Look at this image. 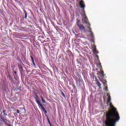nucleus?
Instances as JSON below:
<instances>
[{"mask_svg":"<svg viewBox=\"0 0 126 126\" xmlns=\"http://www.w3.org/2000/svg\"><path fill=\"white\" fill-rule=\"evenodd\" d=\"M110 107L111 108V109L109 110L108 111L106 112L105 115L106 119L104 122L120 121V114L117 108L114 107V106L112 105V102H110Z\"/></svg>","mask_w":126,"mask_h":126,"instance_id":"nucleus-1","label":"nucleus"},{"mask_svg":"<svg viewBox=\"0 0 126 126\" xmlns=\"http://www.w3.org/2000/svg\"><path fill=\"white\" fill-rule=\"evenodd\" d=\"M84 12V16H85V23L87 24V28L89 29L88 32H90L91 33L90 36L92 38H94V34L93 33V32H92V30L91 29V27H90V23L88 22V19H87V17H86V14L85 13V11L83 10Z\"/></svg>","mask_w":126,"mask_h":126,"instance_id":"nucleus-2","label":"nucleus"},{"mask_svg":"<svg viewBox=\"0 0 126 126\" xmlns=\"http://www.w3.org/2000/svg\"><path fill=\"white\" fill-rule=\"evenodd\" d=\"M117 122H119V120H116L115 119V121L104 122V125L105 126H116V124H117Z\"/></svg>","mask_w":126,"mask_h":126,"instance_id":"nucleus-3","label":"nucleus"},{"mask_svg":"<svg viewBox=\"0 0 126 126\" xmlns=\"http://www.w3.org/2000/svg\"><path fill=\"white\" fill-rule=\"evenodd\" d=\"M79 22H80V20H78L76 23L77 26H78L80 30H85V27L83 26V25L79 24Z\"/></svg>","mask_w":126,"mask_h":126,"instance_id":"nucleus-4","label":"nucleus"},{"mask_svg":"<svg viewBox=\"0 0 126 126\" xmlns=\"http://www.w3.org/2000/svg\"><path fill=\"white\" fill-rule=\"evenodd\" d=\"M79 5L82 9H84L85 8V4L84 3V1L83 0H81L79 2Z\"/></svg>","mask_w":126,"mask_h":126,"instance_id":"nucleus-5","label":"nucleus"},{"mask_svg":"<svg viewBox=\"0 0 126 126\" xmlns=\"http://www.w3.org/2000/svg\"><path fill=\"white\" fill-rule=\"evenodd\" d=\"M35 99L36 102L37 103V105H38L39 107L40 106H41V105H42L41 104V102H40L39 101V96H38V95L35 96Z\"/></svg>","mask_w":126,"mask_h":126,"instance_id":"nucleus-6","label":"nucleus"},{"mask_svg":"<svg viewBox=\"0 0 126 126\" xmlns=\"http://www.w3.org/2000/svg\"><path fill=\"white\" fill-rule=\"evenodd\" d=\"M97 75H100L101 77L104 78L105 75H104V71L102 70V69L100 68V71H99L97 73Z\"/></svg>","mask_w":126,"mask_h":126,"instance_id":"nucleus-7","label":"nucleus"},{"mask_svg":"<svg viewBox=\"0 0 126 126\" xmlns=\"http://www.w3.org/2000/svg\"><path fill=\"white\" fill-rule=\"evenodd\" d=\"M93 52L95 55H97V54H99V52L97 51V49L96 48V46H94V48L93 49Z\"/></svg>","mask_w":126,"mask_h":126,"instance_id":"nucleus-8","label":"nucleus"},{"mask_svg":"<svg viewBox=\"0 0 126 126\" xmlns=\"http://www.w3.org/2000/svg\"><path fill=\"white\" fill-rule=\"evenodd\" d=\"M95 81L96 82V85L101 89L102 88V87H101V83H100V82H99V81H98V79H97L96 77H95Z\"/></svg>","mask_w":126,"mask_h":126,"instance_id":"nucleus-9","label":"nucleus"},{"mask_svg":"<svg viewBox=\"0 0 126 126\" xmlns=\"http://www.w3.org/2000/svg\"><path fill=\"white\" fill-rule=\"evenodd\" d=\"M39 108H41L42 109V112H44V114H47V110H46V109H45V107H44V106H43V104H42L41 105H40V106H39Z\"/></svg>","mask_w":126,"mask_h":126,"instance_id":"nucleus-10","label":"nucleus"},{"mask_svg":"<svg viewBox=\"0 0 126 126\" xmlns=\"http://www.w3.org/2000/svg\"><path fill=\"white\" fill-rule=\"evenodd\" d=\"M31 58L32 59V64L34 66H36V64H35V62L34 61V58L32 57V56L31 57Z\"/></svg>","mask_w":126,"mask_h":126,"instance_id":"nucleus-11","label":"nucleus"},{"mask_svg":"<svg viewBox=\"0 0 126 126\" xmlns=\"http://www.w3.org/2000/svg\"><path fill=\"white\" fill-rule=\"evenodd\" d=\"M67 53L69 57H72V52H71L70 51H67Z\"/></svg>","mask_w":126,"mask_h":126,"instance_id":"nucleus-12","label":"nucleus"},{"mask_svg":"<svg viewBox=\"0 0 126 126\" xmlns=\"http://www.w3.org/2000/svg\"><path fill=\"white\" fill-rule=\"evenodd\" d=\"M46 117H47L48 123L49 126H52V124H51V122H50V119H49V117H48V116H46Z\"/></svg>","mask_w":126,"mask_h":126,"instance_id":"nucleus-13","label":"nucleus"},{"mask_svg":"<svg viewBox=\"0 0 126 126\" xmlns=\"http://www.w3.org/2000/svg\"><path fill=\"white\" fill-rule=\"evenodd\" d=\"M24 12H25V18L26 19L27 18V12H26L25 10H24Z\"/></svg>","mask_w":126,"mask_h":126,"instance_id":"nucleus-14","label":"nucleus"},{"mask_svg":"<svg viewBox=\"0 0 126 126\" xmlns=\"http://www.w3.org/2000/svg\"><path fill=\"white\" fill-rule=\"evenodd\" d=\"M3 123H4V124H5L6 125H8L7 123H6V122H7V120L5 118H4L3 119Z\"/></svg>","mask_w":126,"mask_h":126,"instance_id":"nucleus-15","label":"nucleus"},{"mask_svg":"<svg viewBox=\"0 0 126 126\" xmlns=\"http://www.w3.org/2000/svg\"><path fill=\"white\" fill-rule=\"evenodd\" d=\"M3 118L0 116V122H3Z\"/></svg>","mask_w":126,"mask_h":126,"instance_id":"nucleus-16","label":"nucleus"},{"mask_svg":"<svg viewBox=\"0 0 126 126\" xmlns=\"http://www.w3.org/2000/svg\"><path fill=\"white\" fill-rule=\"evenodd\" d=\"M41 100L42 101V102L43 103H46V101H45V99H44V98H43L42 96H41Z\"/></svg>","mask_w":126,"mask_h":126,"instance_id":"nucleus-17","label":"nucleus"},{"mask_svg":"<svg viewBox=\"0 0 126 126\" xmlns=\"http://www.w3.org/2000/svg\"><path fill=\"white\" fill-rule=\"evenodd\" d=\"M107 96H108V99H111V95H110V94H107Z\"/></svg>","mask_w":126,"mask_h":126,"instance_id":"nucleus-18","label":"nucleus"},{"mask_svg":"<svg viewBox=\"0 0 126 126\" xmlns=\"http://www.w3.org/2000/svg\"><path fill=\"white\" fill-rule=\"evenodd\" d=\"M19 67L20 68V69H21V70H23V67H22V66H19Z\"/></svg>","mask_w":126,"mask_h":126,"instance_id":"nucleus-19","label":"nucleus"},{"mask_svg":"<svg viewBox=\"0 0 126 126\" xmlns=\"http://www.w3.org/2000/svg\"><path fill=\"white\" fill-rule=\"evenodd\" d=\"M95 58L97 59V61L99 62V56L97 55H96L95 56Z\"/></svg>","mask_w":126,"mask_h":126,"instance_id":"nucleus-20","label":"nucleus"},{"mask_svg":"<svg viewBox=\"0 0 126 126\" xmlns=\"http://www.w3.org/2000/svg\"><path fill=\"white\" fill-rule=\"evenodd\" d=\"M107 101L108 103L111 102V98H108Z\"/></svg>","mask_w":126,"mask_h":126,"instance_id":"nucleus-21","label":"nucleus"},{"mask_svg":"<svg viewBox=\"0 0 126 126\" xmlns=\"http://www.w3.org/2000/svg\"><path fill=\"white\" fill-rule=\"evenodd\" d=\"M9 78L10 80H12V77H11L10 76H9Z\"/></svg>","mask_w":126,"mask_h":126,"instance_id":"nucleus-22","label":"nucleus"},{"mask_svg":"<svg viewBox=\"0 0 126 126\" xmlns=\"http://www.w3.org/2000/svg\"><path fill=\"white\" fill-rule=\"evenodd\" d=\"M6 116H7V114L4 113V117H6Z\"/></svg>","mask_w":126,"mask_h":126,"instance_id":"nucleus-23","label":"nucleus"},{"mask_svg":"<svg viewBox=\"0 0 126 126\" xmlns=\"http://www.w3.org/2000/svg\"><path fill=\"white\" fill-rule=\"evenodd\" d=\"M105 89H106V91H108V87H105Z\"/></svg>","mask_w":126,"mask_h":126,"instance_id":"nucleus-24","label":"nucleus"},{"mask_svg":"<svg viewBox=\"0 0 126 126\" xmlns=\"http://www.w3.org/2000/svg\"><path fill=\"white\" fill-rule=\"evenodd\" d=\"M17 114H19V113H20L19 110H17Z\"/></svg>","mask_w":126,"mask_h":126,"instance_id":"nucleus-25","label":"nucleus"},{"mask_svg":"<svg viewBox=\"0 0 126 126\" xmlns=\"http://www.w3.org/2000/svg\"><path fill=\"white\" fill-rule=\"evenodd\" d=\"M62 95L63 97H65L64 94H63V93L62 92Z\"/></svg>","mask_w":126,"mask_h":126,"instance_id":"nucleus-26","label":"nucleus"},{"mask_svg":"<svg viewBox=\"0 0 126 126\" xmlns=\"http://www.w3.org/2000/svg\"><path fill=\"white\" fill-rule=\"evenodd\" d=\"M14 73H15V74H16V73H17V72L16 71H14Z\"/></svg>","mask_w":126,"mask_h":126,"instance_id":"nucleus-27","label":"nucleus"},{"mask_svg":"<svg viewBox=\"0 0 126 126\" xmlns=\"http://www.w3.org/2000/svg\"><path fill=\"white\" fill-rule=\"evenodd\" d=\"M6 126H11V125H10V124H7V125H6Z\"/></svg>","mask_w":126,"mask_h":126,"instance_id":"nucleus-28","label":"nucleus"},{"mask_svg":"<svg viewBox=\"0 0 126 126\" xmlns=\"http://www.w3.org/2000/svg\"><path fill=\"white\" fill-rule=\"evenodd\" d=\"M3 114H5V110H3Z\"/></svg>","mask_w":126,"mask_h":126,"instance_id":"nucleus-29","label":"nucleus"},{"mask_svg":"<svg viewBox=\"0 0 126 126\" xmlns=\"http://www.w3.org/2000/svg\"><path fill=\"white\" fill-rule=\"evenodd\" d=\"M104 85H107V84L104 83Z\"/></svg>","mask_w":126,"mask_h":126,"instance_id":"nucleus-30","label":"nucleus"},{"mask_svg":"<svg viewBox=\"0 0 126 126\" xmlns=\"http://www.w3.org/2000/svg\"><path fill=\"white\" fill-rule=\"evenodd\" d=\"M100 65H101V63H99Z\"/></svg>","mask_w":126,"mask_h":126,"instance_id":"nucleus-31","label":"nucleus"},{"mask_svg":"<svg viewBox=\"0 0 126 126\" xmlns=\"http://www.w3.org/2000/svg\"><path fill=\"white\" fill-rule=\"evenodd\" d=\"M100 67H102V65H100Z\"/></svg>","mask_w":126,"mask_h":126,"instance_id":"nucleus-32","label":"nucleus"}]
</instances>
